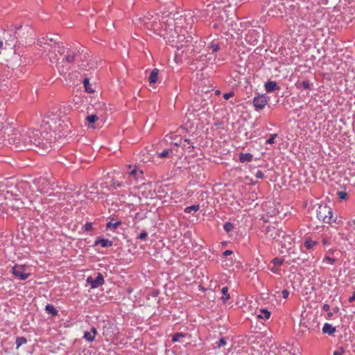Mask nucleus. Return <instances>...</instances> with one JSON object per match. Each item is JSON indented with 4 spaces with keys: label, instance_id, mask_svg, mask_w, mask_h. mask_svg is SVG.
Wrapping results in <instances>:
<instances>
[{
    "label": "nucleus",
    "instance_id": "f257e3e1",
    "mask_svg": "<svg viewBox=\"0 0 355 355\" xmlns=\"http://www.w3.org/2000/svg\"><path fill=\"white\" fill-rule=\"evenodd\" d=\"M11 128L5 127L0 123V145L6 141L8 137V144L13 146L17 150H34L41 155H44L52 148V136L42 131L23 128L20 131L15 130L11 134Z\"/></svg>",
    "mask_w": 355,
    "mask_h": 355
},
{
    "label": "nucleus",
    "instance_id": "f03ea898",
    "mask_svg": "<svg viewBox=\"0 0 355 355\" xmlns=\"http://www.w3.org/2000/svg\"><path fill=\"white\" fill-rule=\"evenodd\" d=\"M40 43L45 50H49V58L51 63H56L60 73L63 74L69 69L65 64H71L78 60L80 51L76 47H64L62 44L57 43L52 38H42Z\"/></svg>",
    "mask_w": 355,
    "mask_h": 355
},
{
    "label": "nucleus",
    "instance_id": "7ed1b4c3",
    "mask_svg": "<svg viewBox=\"0 0 355 355\" xmlns=\"http://www.w3.org/2000/svg\"><path fill=\"white\" fill-rule=\"evenodd\" d=\"M41 127L42 135L48 132L52 136V144L57 138V133L62 134L59 135V137H60L69 132V123L66 121V117L62 116L58 112L51 111L48 113L43 118Z\"/></svg>",
    "mask_w": 355,
    "mask_h": 355
},
{
    "label": "nucleus",
    "instance_id": "20e7f679",
    "mask_svg": "<svg viewBox=\"0 0 355 355\" xmlns=\"http://www.w3.org/2000/svg\"><path fill=\"white\" fill-rule=\"evenodd\" d=\"M164 33H162V29L157 33V35L162 37L168 43H183L191 42L193 38L188 30V27L184 28L182 19L173 24H163Z\"/></svg>",
    "mask_w": 355,
    "mask_h": 355
},
{
    "label": "nucleus",
    "instance_id": "39448f33",
    "mask_svg": "<svg viewBox=\"0 0 355 355\" xmlns=\"http://www.w3.org/2000/svg\"><path fill=\"white\" fill-rule=\"evenodd\" d=\"M159 17L158 14L152 15L148 13L144 17H135L132 21L137 26H144L148 30H153L157 35L160 29H163V24L159 19Z\"/></svg>",
    "mask_w": 355,
    "mask_h": 355
},
{
    "label": "nucleus",
    "instance_id": "423d86ee",
    "mask_svg": "<svg viewBox=\"0 0 355 355\" xmlns=\"http://www.w3.org/2000/svg\"><path fill=\"white\" fill-rule=\"evenodd\" d=\"M21 28V25H10L7 26L6 28L3 29L2 40L4 41L6 46L10 49L14 48L17 43V38L19 34L17 31Z\"/></svg>",
    "mask_w": 355,
    "mask_h": 355
},
{
    "label": "nucleus",
    "instance_id": "0eeeda50",
    "mask_svg": "<svg viewBox=\"0 0 355 355\" xmlns=\"http://www.w3.org/2000/svg\"><path fill=\"white\" fill-rule=\"evenodd\" d=\"M316 211L318 219L325 223L331 224L336 220L333 215L332 209L326 204L319 205Z\"/></svg>",
    "mask_w": 355,
    "mask_h": 355
},
{
    "label": "nucleus",
    "instance_id": "6e6552de",
    "mask_svg": "<svg viewBox=\"0 0 355 355\" xmlns=\"http://www.w3.org/2000/svg\"><path fill=\"white\" fill-rule=\"evenodd\" d=\"M128 171L125 173V178L127 179L126 184L128 185H133L143 180V171L138 167L132 166L131 165L128 166Z\"/></svg>",
    "mask_w": 355,
    "mask_h": 355
},
{
    "label": "nucleus",
    "instance_id": "1a4fd4ad",
    "mask_svg": "<svg viewBox=\"0 0 355 355\" xmlns=\"http://www.w3.org/2000/svg\"><path fill=\"white\" fill-rule=\"evenodd\" d=\"M12 273L19 280H26L30 276V273L27 272V268L24 265H15L12 268Z\"/></svg>",
    "mask_w": 355,
    "mask_h": 355
},
{
    "label": "nucleus",
    "instance_id": "9d476101",
    "mask_svg": "<svg viewBox=\"0 0 355 355\" xmlns=\"http://www.w3.org/2000/svg\"><path fill=\"white\" fill-rule=\"evenodd\" d=\"M266 237L271 240L279 241L281 236L284 234V231L277 229L274 226H268L263 230Z\"/></svg>",
    "mask_w": 355,
    "mask_h": 355
},
{
    "label": "nucleus",
    "instance_id": "9b49d317",
    "mask_svg": "<svg viewBox=\"0 0 355 355\" xmlns=\"http://www.w3.org/2000/svg\"><path fill=\"white\" fill-rule=\"evenodd\" d=\"M270 98L265 94L258 95L253 98V105L257 111L262 110L268 104Z\"/></svg>",
    "mask_w": 355,
    "mask_h": 355
},
{
    "label": "nucleus",
    "instance_id": "f8f14e48",
    "mask_svg": "<svg viewBox=\"0 0 355 355\" xmlns=\"http://www.w3.org/2000/svg\"><path fill=\"white\" fill-rule=\"evenodd\" d=\"M87 282L91 285L92 288H96L104 284V277L101 273L98 272L94 279L92 277H88L87 279Z\"/></svg>",
    "mask_w": 355,
    "mask_h": 355
},
{
    "label": "nucleus",
    "instance_id": "ddd939ff",
    "mask_svg": "<svg viewBox=\"0 0 355 355\" xmlns=\"http://www.w3.org/2000/svg\"><path fill=\"white\" fill-rule=\"evenodd\" d=\"M284 263V259L281 257H275L271 260L270 263L272 266H268V269L273 273L280 275L279 267Z\"/></svg>",
    "mask_w": 355,
    "mask_h": 355
},
{
    "label": "nucleus",
    "instance_id": "4468645a",
    "mask_svg": "<svg viewBox=\"0 0 355 355\" xmlns=\"http://www.w3.org/2000/svg\"><path fill=\"white\" fill-rule=\"evenodd\" d=\"M281 243L282 247L290 250L293 244L294 239L291 235H286L284 232L279 241Z\"/></svg>",
    "mask_w": 355,
    "mask_h": 355
},
{
    "label": "nucleus",
    "instance_id": "2eb2a0df",
    "mask_svg": "<svg viewBox=\"0 0 355 355\" xmlns=\"http://www.w3.org/2000/svg\"><path fill=\"white\" fill-rule=\"evenodd\" d=\"M223 44V40L220 38L213 39L207 44V49L211 51L212 53H215L219 51L220 46Z\"/></svg>",
    "mask_w": 355,
    "mask_h": 355
},
{
    "label": "nucleus",
    "instance_id": "dca6fc26",
    "mask_svg": "<svg viewBox=\"0 0 355 355\" xmlns=\"http://www.w3.org/2000/svg\"><path fill=\"white\" fill-rule=\"evenodd\" d=\"M37 187H38V190L41 193H48L49 192V182L45 178H40L37 182Z\"/></svg>",
    "mask_w": 355,
    "mask_h": 355
},
{
    "label": "nucleus",
    "instance_id": "f3484780",
    "mask_svg": "<svg viewBox=\"0 0 355 355\" xmlns=\"http://www.w3.org/2000/svg\"><path fill=\"white\" fill-rule=\"evenodd\" d=\"M264 88L266 92L270 93L275 91H279L280 89V87L277 85L275 81L268 80L265 83Z\"/></svg>",
    "mask_w": 355,
    "mask_h": 355
},
{
    "label": "nucleus",
    "instance_id": "a211bd4d",
    "mask_svg": "<svg viewBox=\"0 0 355 355\" xmlns=\"http://www.w3.org/2000/svg\"><path fill=\"white\" fill-rule=\"evenodd\" d=\"M100 245L102 248H109V247L112 246L113 241H112L107 239L98 238L94 242V245Z\"/></svg>",
    "mask_w": 355,
    "mask_h": 355
},
{
    "label": "nucleus",
    "instance_id": "6ab92c4d",
    "mask_svg": "<svg viewBox=\"0 0 355 355\" xmlns=\"http://www.w3.org/2000/svg\"><path fill=\"white\" fill-rule=\"evenodd\" d=\"M96 334V329L95 327H92L90 331H85L83 338L88 342L91 343L94 341Z\"/></svg>",
    "mask_w": 355,
    "mask_h": 355
},
{
    "label": "nucleus",
    "instance_id": "aec40b11",
    "mask_svg": "<svg viewBox=\"0 0 355 355\" xmlns=\"http://www.w3.org/2000/svg\"><path fill=\"white\" fill-rule=\"evenodd\" d=\"M239 162L241 163L250 162L253 159V155L251 153H241L239 155Z\"/></svg>",
    "mask_w": 355,
    "mask_h": 355
},
{
    "label": "nucleus",
    "instance_id": "412c9836",
    "mask_svg": "<svg viewBox=\"0 0 355 355\" xmlns=\"http://www.w3.org/2000/svg\"><path fill=\"white\" fill-rule=\"evenodd\" d=\"M159 75V69L157 68L153 69L149 76L148 80L150 84H155L157 81Z\"/></svg>",
    "mask_w": 355,
    "mask_h": 355
},
{
    "label": "nucleus",
    "instance_id": "4be33fe9",
    "mask_svg": "<svg viewBox=\"0 0 355 355\" xmlns=\"http://www.w3.org/2000/svg\"><path fill=\"white\" fill-rule=\"evenodd\" d=\"M323 334L333 335L336 332V328L329 323H324L322 327Z\"/></svg>",
    "mask_w": 355,
    "mask_h": 355
},
{
    "label": "nucleus",
    "instance_id": "5701e85b",
    "mask_svg": "<svg viewBox=\"0 0 355 355\" xmlns=\"http://www.w3.org/2000/svg\"><path fill=\"white\" fill-rule=\"evenodd\" d=\"M318 242L312 240L310 237H306L304 240V245L307 250H312L314 246L317 245Z\"/></svg>",
    "mask_w": 355,
    "mask_h": 355
},
{
    "label": "nucleus",
    "instance_id": "b1692460",
    "mask_svg": "<svg viewBox=\"0 0 355 355\" xmlns=\"http://www.w3.org/2000/svg\"><path fill=\"white\" fill-rule=\"evenodd\" d=\"M257 317L261 319L268 320L270 317V312L266 309H261L259 311Z\"/></svg>",
    "mask_w": 355,
    "mask_h": 355
},
{
    "label": "nucleus",
    "instance_id": "393cba45",
    "mask_svg": "<svg viewBox=\"0 0 355 355\" xmlns=\"http://www.w3.org/2000/svg\"><path fill=\"white\" fill-rule=\"evenodd\" d=\"M98 117L96 114H90L86 117V120L88 122V127L94 128V123L98 120Z\"/></svg>",
    "mask_w": 355,
    "mask_h": 355
},
{
    "label": "nucleus",
    "instance_id": "a878e982",
    "mask_svg": "<svg viewBox=\"0 0 355 355\" xmlns=\"http://www.w3.org/2000/svg\"><path fill=\"white\" fill-rule=\"evenodd\" d=\"M121 225V221L119 220L116 222H112V220L106 223V229L110 230H114Z\"/></svg>",
    "mask_w": 355,
    "mask_h": 355
},
{
    "label": "nucleus",
    "instance_id": "bb28decb",
    "mask_svg": "<svg viewBox=\"0 0 355 355\" xmlns=\"http://www.w3.org/2000/svg\"><path fill=\"white\" fill-rule=\"evenodd\" d=\"M347 230L355 236V219H351L347 223Z\"/></svg>",
    "mask_w": 355,
    "mask_h": 355
},
{
    "label": "nucleus",
    "instance_id": "cd10ccee",
    "mask_svg": "<svg viewBox=\"0 0 355 355\" xmlns=\"http://www.w3.org/2000/svg\"><path fill=\"white\" fill-rule=\"evenodd\" d=\"M221 293L223 296L221 297V300L225 303L230 299V295L228 293V288L227 286H224L221 289Z\"/></svg>",
    "mask_w": 355,
    "mask_h": 355
},
{
    "label": "nucleus",
    "instance_id": "c85d7f7f",
    "mask_svg": "<svg viewBox=\"0 0 355 355\" xmlns=\"http://www.w3.org/2000/svg\"><path fill=\"white\" fill-rule=\"evenodd\" d=\"M200 205H193L191 206H189L184 208V211L186 214H191L192 212H196L199 210Z\"/></svg>",
    "mask_w": 355,
    "mask_h": 355
},
{
    "label": "nucleus",
    "instance_id": "c756f323",
    "mask_svg": "<svg viewBox=\"0 0 355 355\" xmlns=\"http://www.w3.org/2000/svg\"><path fill=\"white\" fill-rule=\"evenodd\" d=\"M45 311L48 313L51 314L52 315H58V311L54 307L53 305L51 304H47L45 306Z\"/></svg>",
    "mask_w": 355,
    "mask_h": 355
},
{
    "label": "nucleus",
    "instance_id": "7c9ffc66",
    "mask_svg": "<svg viewBox=\"0 0 355 355\" xmlns=\"http://www.w3.org/2000/svg\"><path fill=\"white\" fill-rule=\"evenodd\" d=\"M235 228V225L231 222H225L223 229L227 233H230Z\"/></svg>",
    "mask_w": 355,
    "mask_h": 355
},
{
    "label": "nucleus",
    "instance_id": "2f4dec72",
    "mask_svg": "<svg viewBox=\"0 0 355 355\" xmlns=\"http://www.w3.org/2000/svg\"><path fill=\"white\" fill-rule=\"evenodd\" d=\"M173 150L171 149H164L162 152L159 153L158 157L160 158H166L168 157L170 155H172Z\"/></svg>",
    "mask_w": 355,
    "mask_h": 355
},
{
    "label": "nucleus",
    "instance_id": "473e14b6",
    "mask_svg": "<svg viewBox=\"0 0 355 355\" xmlns=\"http://www.w3.org/2000/svg\"><path fill=\"white\" fill-rule=\"evenodd\" d=\"M83 85L85 88V90L87 92L92 93L94 92L93 89L92 88V85L89 83V80L88 78H85L83 80Z\"/></svg>",
    "mask_w": 355,
    "mask_h": 355
},
{
    "label": "nucleus",
    "instance_id": "72a5a7b5",
    "mask_svg": "<svg viewBox=\"0 0 355 355\" xmlns=\"http://www.w3.org/2000/svg\"><path fill=\"white\" fill-rule=\"evenodd\" d=\"M27 343V340L24 337H17L16 338V345L17 349H18L19 347H21L22 345H24Z\"/></svg>",
    "mask_w": 355,
    "mask_h": 355
},
{
    "label": "nucleus",
    "instance_id": "f704fd0d",
    "mask_svg": "<svg viewBox=\"0 0 355 355\" xmlns=\"http://www.w3.org/2000/svg\"><path fill=\"white\" fill-rule=\"evenodd\" d=\"M310 87L311 83L309 80H304L297 86L299 89L304 88V89H310Z\"/></svg>",
    "mask_w": 355,
    "mask_h": 355
},
{
    "label": "nucleus",
    "instance_id": "c9c22d12",
    "mask_svg": "<svg viewBox=\"0 0 355 355\" xmlns=\"http://www.w3.org/2000/svg\"><path fill=\"white\" fill-rule=\"evenodd\" d=\"M227 343L226 342V338L223 337L219 339V340L218 342L216 343V345L214 347V348H220L221 347L225 345Z\"/></svg>",
    "mask_w": 355,
    "mask_h": 355
},
{
    "label": "nucleus",
    "instance_id": "e433bc0d",
    "mask_svg": "<svg viewBox=\"0 0 355 355\" xmlns=\"http://www.w3.org/2000/svg\"><path fill=\"white\" fill-rule=\"evenodd\" d=\"M184 334L182 333H176L172 337V341L173 342H179L180 340V338H184Z\"/></svg>",
    "mask_w": 355,
    "mask_h": 355
},
{
    "label": "nucleus",
    "instance_id": "4c0bfd02",
    "mask_svg": "<svg viewBox=\"0 0 355 355\" xmlns=\"http://www.w3.org/2000/svg\"><path fill=\"white\" fill-rule=\"evenodd\" d=\"M277 137V134H271L270 137L266 140V144H273L275 143V139Z\"/></svg>",
    "mask_w": 355,
    "mask_h": 355
},
{
    "label": "nucleus",
    "instance_id": "58836bf2",
    "mask_svg": "<svg viewBox=\"0 0 355 355\" xmlns=\"http://www.w3.org/2000/svg\"><path fill=\"white\" fill-rule=\"evenodd\" d=\"M322 245H324V246H329V245H330L331 244L330 239L328 236H324L322 237Z\"/></svg>",
    "mask_w": 355,
    "mask_h": 355
},
{
    "label": "nucleus",
    "instance_id": "ea45409f",
    "mask_svg": "<svg viewBox=\"0 0 355 355\" xmlns=\"http://www.w3.org/2000/svg\"><path fill=\"white\" fill-rule=\"evenodd\" d=\"M329 261L331 264H334L336 261V259L335 258H332L330 256H329L328 254H326L323 259V261Z\"/></svg>",
    "mask_w": 355,
    "mask_h": 355
},
{
    "label": "nucleus",
    "instance_id": "a19ab883",
    "mask_svg": "<svg viewBox=\"0 0 355 355\" xmlns=\"http://www.w3.org/2000/svg\"><path fill=\"white\" fill-rule=\"evenodd\" d=\"M83 229L85 232H90L93 229V224L92 223H86Z\"/></svg>",
    "mask_w": 355,
    "mask_h": 355
},
{
    "label": "nucleus",
    "instance_id": "79ce46f5",
    "mask_svg": "<svg viewBox=\"0 0 355 355\" xmlns=\"http://www.w3.org/2000/svg\"><path fill=\"white\" fill-rule=\"evenodd\" d=\"M148 233L146 231H143L138 235L137 239L140 240H144L146 239Z\"/></svg>",
    "mask_w": 355,
    "mask_h": 355
},
{
    "label": "nucleus",
    "instance_id": "37998d69",
    "mask_svg": "<svg viewBox=\"0 0 355 355\" xmlns=\"http://www.w3.org/2000/svg\"><path fill=\"white\" fill-rule=\"evenodd\" d=\"M338 196L340 200H345L347 198V194L345 191H338Z\"/></svg>",
    "mask_w": 355,
    "mask_h": 355
},
{
    "label": "nucleus",
    "instance_id": "c03bdc74",
    "mask_svg": "<svg viewBox=\"0 0 355 355\" xmlns=\"http://www.w3.org/2000/svg\"><path fill=\"white\" fill-rule=\"evenodd\" d=\"M254 176L257 178V179H262L264 177V174L263 173L260 171V170H258L255 173H254Z\"/></svg>",
    "mask_w": 355,
    "mask_h": 355
},
{
    "label": "nucleus",
    "instance_id": "a18cd8bd",
    "mask_svg": "<svg viewBox=\"0 0 355 355\" xmlns=\"http://www.w3.org/2000/svg\"><path fill=\"white\" fill-rule=\"evenodd\" d=\"M343 354H344L343 348V347H340L339 349H338L337 350L334 352V354L333 355H343Z\"/></svg>",
    "mask_w": 355,
    "mask_h": 355
},
{
    "label": "nucleus",
    "instance_id": "49530a36",
    "mask_svg": "<svg viewBox=\"0 0 355 355\" xmlns=\"http://www.w3.org/2000/svg\"><path fill=\"white\" fill-rule=\"evenodd\" d=\"M122 186H123V184L118 181H114L112 183V187H114V189H116L117 188H119Z\"/></svg>",
    "mask_w": 355,
    "mask_h": 355
},
{
    "label": "nucleus",
    "instance_id": "de8ad7c7",
    "mask_svg": "<svg viewBox=\"0 0 355 355\" xmlns=\"http://www.w3.org/2000/svg\"><path fill=\"white\" fill-rule=\"evenodd\" d=\"M234 94L233 92H229V93H225L223 94V98L225 100L230 99L232 96H233Z\"/></svg>",
    "mask_w": 355,
    "mask_h": 355
},
{
    "label": "nucleus",
    "instance_id": "09e8293b",
    "mask_svg": "<svg viewBox=\"0 0 355 355\" xmlns=\"http://www.w3.org/2000/svg\"><path fill=\"white\" fill-rule=\"evenodd\" d=\"M282 297L286 299L288 297L289 295V292L288 290L286 289H284L282 292Z\"/></svg>",
    "mask_w": 355,
    "mask_h": 355
},
{
    "label": "nucleus",
    "instance_id": "8fccbe9b",
    "mask_svg": "<svg viewBox=\"0 0 355 355\" xmlns=\"http://www.w3.org/2000/svg\"><path fill=\"white\" fill-rule=\"evenodd\" d=\"M233 254V252L230 250H226L224 252H223V257H227V256H230Z\"/></svg>",
    "mask_w": 355,
    "mask_h": 355
},
{
    "label": "nucleus",
    "instance_id": "3c124183",
    "mask_svg": "<svg viewBox=\"0 0 355 355\" xmlns=\"http://www.w3.org/2000/svg\"><path fill=\"white\" fill-rule=\"evenodd\" d=\"M125 194H126L125 190L119 193H118V196H119V200H121V198H125Z\"/></svg>",
    "mask_w": 355,
    "mask_h": 355
},
{
    "label": "nucleus",
    "instance_id": "603ef678",
    "mask_svg": "<svg viewBox=\"0 0 355 355\" xmlns=\"http://www.w3.org/2000/svg\"><path fill=\"white\" fill-rule=\"evenodd\" d=\"M322 310L324 311H327L328 312L329 310H330V306L327 304H324L323 306H322Z\"/></svg>",
    "mask_w": 355,
    "mask_h": 355
},
{
    "label": "nucleus",
    "instance_id": "864d4df0",
    "mask_svg": "<svg viewBox=\"0 0 355 355\" xmlns=\"http://www.w3.org/2000/svg\"><path fill=\"white\" fill-rule=\"evenodd\" d=\"M348 301L349 302H353L355 301V292L353 293V295L349 297Z\"/></svg>",
    "mask_w": 355,
    "mask_h": 355
},
{
    "label": "nucleus",
    "instance_id": "5fc2aeb1",
    "mask_svg": "<svg viewBox=\"0 0 355 355\" xmlns=\"http://www.w3.org/2000/svg\"><path fill=\"white\" fill-rule=\"evenodd\" d=\"M334 252H335V250H334L332 248L328 250V251H327V254H333Z\"/></svg>",
    "mask_w": 355,
    "mask_h": 355
},
{
    "label": "nucleus",
    "instance_id": "6e6d98bb",
    "mask_svg": "<svg viewBox=\"0 0 355 355\" xmlns=\"http://www.w3.org/2000/svg\"><path fill=\"white\" fill-rule=\"evenodd\" d=\"M332 315H333V313H331V312H328V313H327V318H331V317H332Z\"/></svg>",
    "mask_w": 355,
    "mask_h": 355
},
{
    "label": "nucleus",
    "instance_id": "4d7b16f0",
    "mask_svg": "<svg viewBox=\"0 0 355 355\" xmlns=\"http://www.w3.org/2000/svg\"><path fill=\"white\" fill-rule=\"evenodd\" d=\"M3 40H0V48H1L3 46Z\"/></svg>",
    "mask_w": 355,
    "mask_h": 355
},
{
    "label": "nucleus",
    "instance_id": "13d9d810",
    "mask_svg": "<svg viewBox=\"0 0 355 355\" xmlns=\"http://www.w3.org/2000/svg\"><path fill=\"white\" fill-rule=\"evenodd\" d=\"M184 142H187V143H189V139H184Z\"/></svg>",
    "mask_w": 355,
    "mask_h": 355
},
{
    "label": "nucleus",
    "instance_id": "bf43d9fd",
    "mask_svg": "<svg viewBox=\"0 0 355 355\" xmlns=\"http://www.w3.org/2000/svg\"><path fill=\"white\" fill-rule=\"evenodd\" d=\"M335 311H338V307H336V308L335 309Z\"/></svg>",
    "mask_w": 355,
    "mask_h": 355
},
{
    "label": "nucleus",
    "instance_id": "052dcab7",
    "mask_svg": "<svg viewBox=\"0 0 355 355\" xmlns=\"http://www.w3.org/2000/svg\"><path fill=\"white\" fill-rule=\"evenodd\" d=\"M253 33H255V31H252V32L251 33V34H253Z\"/></svg>",
    "mask_w": 355,
    "mask_h": 355
}]
</instances>
